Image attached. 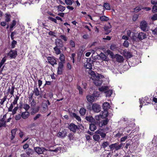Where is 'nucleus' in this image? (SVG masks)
Returning a JSON list of instances; mask_svg holds the SVG:
<instances>
[{
    "label": "nucleus",
    "instance_id": "1",
    "mask_svg": "<svg viewBox=\"0 0 157 157\" xmlns=\"http://www.w3.org/2000/svg\"><path fill=\"white\" fill-rule=\"evenodd\" d=\"M151 99L147 96H146L144 98H142L139 99V102L140 104V107L141 108L144 104L145 105H148L151 102Z\"/></svg>",
    "mask_w": 157,
    "mask_h": 157
},
{
    "label": "nucleus",
    "instance_id": "2",
    "mask_svg": "<svg viewBox=\"0 0 157 157\" xmlns=\"http://www.w3.org/2000/svg\"><path fill=\"white\" fill-rule=\"evenodd\" d=\"M123 145L122 144H121L119 145L118 143L112 144L109 145V147L111 150H113L114 149L116 151L123 148Z\"/></svg>",
    "mask_w": 157,
    "mask_h": 157
},
{
    "label": "nucleus",
    "instance_id": "3",
    "mask_svg": "<svg viewBox=\"0 0 157 157\" xmlns=\"http://www.w3.org/2000/svg\"><path fill=\"white\" fill-rule=\"evenodd\" d=\"M109 121V120L108 118H105V119L101 120V121L99 120H98L97 121V123L100 127H101L107 125Z\"/></svg>",
    "mask_w": 157,
    "mask_h": 157
},
{
    "label": "nucleus",
    "instance_id": "4",
    "mask_svg": "<svg viewBox=\"0 0 157 157\" xmlns=\"http://www.w3.org/2000/svg\"><path fill=\"white\" fill-rule=\"evenodd\" d=\"M8 55L11 59H15L17 55V49L15 50H11L8 53Z\"/></svg>",
    "mask_w": 157,
    "mask_h": 157
},
{
    "label": "nucleus",
    "instance_id": "5",
    "mask_svg": "<svg viewBox=\"0 0 157 157\" xmlns=\"http://www.w3.org/2000/svg\"><path fill=\"white\" fill-rule=\"evenodd\" d=\"M48 62L52 66H54V64H57V61L56 58L54 56H48L47 58Z\"/></svg>",
    "mask_w": 157,
    "mask_h": 157
},
{
    "label": "nucleus",
    "instance_id": "6",
    "mask_svg": "<svg viewBox=\"0 0 157 157\" xmlns=\"http://www.w3.org/2000/svg\"><path fill=\"white\" fill-rule=\"evenodd\" d=\"M68 128L71 131L75 133L76 132V130L78 128V126L74 123H72L69 125Z\"/></svg>",
    "mask_w": 157,
    "mask_h": 157
},
{
    "label": "nucleus",
    "instance_id": "7",
    "mask_svg": "<svg viewBox=\"0 0 157 157\" xmlns=\"http://www.w3.org/2000/svg\"><path fill=\"white\" fill-rule=\"evenodd\" d=\"M140 28L141 30L144 31H146L147 29V24L145 21H142L140 23Z\"/></svg>",
    "mask_w": 157,
    "mask_h": 157
},
{
    "label": "nucleus",
    "instance_id": "8",
    "mask_svg": "<svg viewBox=\"0 0 157 157\" xmlns=\"http://www.w3.org/2000/svg\"><path fill=\"white\" fill-rule=\"evenodd\" d=\"M101 107L100 106L96 103L94 104L92 106V109L95 112L98 113L100 111Z\"/></svg>",
    "mask_w": 157,
    "mask_h": 157
},
{
    "label": "nucleus",
    "instance_id": "9",
    "mask_svg": "<svg viewBox=\"0 0 157 157\" xmlns=\"http://www.w3.org/2000/svg\"><path fill=\"white\" fill-rule=\"evenodd\" d=\"M98 77V78H95L92 80L94 81V82L97 86H100L102 83V81L100 78L99 75L97 76Z\"/></svg>",
    "mask_w": 157,
    "mask_h": 157
},
{
    "label": "nucleus",
    "instance_id": "10",
    "mask_svg": "<svg viewBox=\"0 0 157 157\" xmlns=\"http://www.w3.org/2000/svg\"><path fill=\"white\" fill-rule=\"evenodd\" d=\"M34 149L35 151L38 154H44L45 151H47L45 148L39 147H35Z\"/></svg>",
    "mask_w": 157,
    "mask_h": 157
},
{
    "label": "nucleus",
    "instance_id": "11",
    "mask_svg": "<svg viewBox=\"0 0 157 157\" xmlns=\"http://www.w3.org/2000/svg\"><path fill=\"white\" fill-rule=\"evenodd\" d=\"M67 132L65 129L62 130L61 132H59L58 136L59 137L63 138L67 136Z\"/></svg>",
    "mask_w": 157,
    "mask_h": 157
},
{
    "label": "nucleus",
    "instance_id": "12",
    "mask_svg": "<svg viewBox=\"0 0 157 157\" xmlns=\"http://www.w3.org/2000/svg\"><path fill=\"white\" fill-rule=\"evenodd\" d=\"M88 73L90 75V78L92 80L95 78H98V77H97V76H98L99 74H96L94 71L91 70V69L89 70Z\"/></svg>",
    "mask_w": 157,
    "mask_h": 157
},
{
    "label": "nucleus",
    "instance_id": "13",
    "mask_svg": "<svg viewBox=\"0 0 157 157\" xmlns=\"http://www.w3.org/2000/svg\"><path fill=\"white\" fill-rule=\"evenodd\" d=\"M56 45V47L59 48H62L63 46V41L60 39H58L55 42Z\"/></svg>",
    "mask_w": 157,
    "mask_h": 157
},
{
    "label": "nucleus",
    "instance_id": "14",
    "mask_svg": "<svg viewBox=\"0 0 157 157\" xmlns=\"http://www.w3.org/2000/svg\"><path fill=\"white\" fill-rule=\"evenodd\" d=\"M137 38L140 40H141L147 38L146 34L144 32H141L139 33L138 34Z\"/></svg>",
    "mask_w": 157,
    "mask_h": 157
},
{
    "label": "nucleus",
    "instance_id": "15",
    "mask_svg": "<svg viewBox=\"0 0 157 157\" xmlns=\"http://www.w3.org/2000/svg\"><path fill=\"white\" fill-rule=\"evenodd\" d=\"M93 60H91L90 59H89L87 60L86 64L85 65V68L86 69L91 70L92 69V64L93 63Z\"/></svg>",
    "mask_w": 157,
    "mask_h": 157
},
{
    "label": "nucleus",
    "instance_id": "16",
    "mask_svg": "<svg viewBox=\"0 0 157 157\" xmlns=\"http://www.w3.org/2000/svg\"><path fill=\"white\" fill-rule=\"evenodd\" d=\"M71 117L72 118H75V119L78 121V122L81 121V118L80 116H78L77 114L75 113H72L71 112L70 113Z\"/></svg>",
    "mask_w": 157,
    "mask_h": 157
},
{
    "label": "nucleus",
    "instance_id": "17",
    "mask_svg": "<svg viewBox=\"0 0 157 157\" xmlns=\"http://www.w3.org/2000/svg\"><path fill=\"white\" fill-rule=\"evenodd\" d=\"M98 125L96 122H93L90 124L89 129L91 131H94L97 129L96 125Z\"/></svg>",
    "mask_w": 157,
    "mask_h": 157
},
{
    "label": "nucleus",
    "instance_id": "18",
    "mask_svg": "<svg viewBox=\"0 0 157 157\" xmlns=\"http://www.w3.org/2000/svg\"><path fill=\"white\" fill-rule=\"evenodd\" d=\"M101 59L103 61H108L109 60V58L107 56H106L103 53L101 52L99 55Z\"/></svg>",
    "mask_w": 157,
    "mask_h": 157
},
{
    "label": "nucleus",
    "instance_id": "19",
    "mask_svg": "<svg viewBox=\"0 0 157 157\" xmlns=\"http://www.w3.org/2000/svg\"><path fill=\"white\" fill-rule=\"evenodd\" d=\"M115 58H116L117 61L119 63H122L124 61L123 57L119 54H116Z\"/></svg>",
    "mask_w": 157,
    "mask_h": 157
},
{
    "label": "nucleus",
    "instance_id": "20",
    "mask_svg": "<svg viewBox=\"0 0 157 157\" xmlns=\"http://www.w3.org/2000/svg\"><path fill=\"white\" fill-rule=\"evenodd\" d=\"M102 107L104 110L108 111L110 106L109 103L105 102L103 104Z\"/></svg>",
    "mask_w": 157,
    "mask_h": 157
},
{
    "label": "nucleus",
    "instance_id": "21",
    "mask_svg": "<svg viewBox=\"0 0 157 157\" xmlns=\"http://www.w3.org/2000/svg\"><path fill=\"white\" fill-rule=\"evenodd\" d=\"M21 117L23 119H27L30 115V113L29 112L25 111L21 113Z\"/></svg>",
    "mask_w": 157,
    "mask_h": 157
},
{
    "label": "nucleus",
    "instance_id": "22",
    "mask_svg": "<svg viewBox=\"0 0 157 157\" xmlns=\"http://www.w3.org/2000/svg\"><path fill=\"white\" fill-rule=\"evenodd\" d=\"M86 99L90 103H92L94 101L95 99L93 96L92 94L91 95H88L86 96Z\"/></svg>",
    "mask_w": 157,
    "mask_h": 157
},
{
    "label": "nucleus",
    "instance_id": "23",
    "mask_svg": "<svg viewBox=\"0 0 157 157\" xmlns=\"http://www.w3.org/2000/svg\"><path fill=\"white\" fill-rule=\"evenodd\" d=\"M17 131V128L13 129L11 130V136L10 138L11 140H13L15 138L16 136V132Z\"/></svg>",
    "mask_w": 157,
    "mask_h": 157
},
{
    "label": "nucleus",
    "instance_id": "24",
    "mask_svg": "<svg viewBox=\"0 0 157 157\" xmlns=\"http://www.w3.org/2000/svg\"><path fill=\"white\" fill-rule=\"evenodd\" d=\"M86 109L84 107H82L79 110V113L81 117L84 116L86 114Z\"/></svg>",
    "mask_w": 157,
    "mask_h": 157
},
{
    "label": "nucleus",
    "instance_id": "25",
    "mask_svg": "<svg viewBox=\"0 0 157 157\" xmlns=\"http://www.w3.org/2000/svg\"><path fill=\"white\" fill-rule=\"evenodd\" d=\"M16 25V21L15 20H13L10 24V31H11L13 30V28Z\"/></svg>",
    "mask_w": 157,
    "mask_h": 157
},
{
    "label": "nucleus",
    "instance_id": "26",
    "mask_svg": "<svg viewBox=\"0 0 157 157\" xmlns=\"http://www.w3.org/2000/svg\"><path fill=\"white\" fill-rule=\"evenodd\" d=\"M85 119L87 121L91 123L94 122V121H95V120L92 116H86L85 118Z\"/></svg>",
    "mask_w": 157,
    "mask_h": 157
},
{
    "label": "nucleus",
    "instance_id": "27",
    "mask_svg": "<svg viewBox=\"0 0 157 157\" xmlns=\"http://www.w3.org/2000/svg\"><path fill=\"white\" fill-rule=\"evenodd\" d=\"M33 92L35 94V95L36 96H38L40 95V97L41 98L42 97V96L41 94H40V92L37 87H36V88H35L34 91H33Z\"/></svg>",
    "mask_w": 157,
    "mask_h": 157
},
{
    "label": "nucleus",
    "instance_id": "28",
    "mask_svg": "<svg viewBox=\"0 0 157 157\" xmlns=\"http://www.w3.org/2000/svg\"><path fill=\"white\" fill-rule=\"evenodd\" d=\"M5 21L7 22H9L10 21L11 15L7 13L5 14Z\"/></svg>",
    "mask_w": 157,
    "mask_h": 157
},
{
    "label": "nucleus",
    "instance_id": "29",
    "mask_svg": "<svg viewBox=\"0 0 157 157\" xmlns=\"http://www.w3.org/2000/svg\"><path fill=\"white\" fill-rule=\"evenodd\" d=\"M57 10L58 11L62 12L65 9V7L61 5H59L57 6Z\"/></svg>",
    "mask_w": 157,
    "mask_h": 157
},
{
    "label": "nucleus",
    "instance_id": "30",
    "mask_svg": "<svg viewBox=\"0 0 157 157\" xmlns=\"http://www.w3.org/2000/svg\"><path fill=\"white\" fill-rule=\"evenodd\" d=\"M40 107L39 106L33 109L31 113V114L32 115H34L35 113H38Z\"/></svg>",
    "mask_w": 157,
    "mask_h": 157
},
{
    "label": "nucleus",
    "instance_id": "31",
    "mask_svg": "<svg viewBox=\"0 0 157 157\" xmlns=\"http://www.w3.org/2000/svg\"><path fill=\"white\" fill-rule=\"evenodd\" d=\"M83 50L82 49L80 50L79 51L78 53V55H77V56H78V59H78V61H80V60L81 59V57H82V55L83 53Z\"/></svg>",
    "mask_w": 157,
    "mask_h": 157
},
{
    "label": "nucleus",
    "instance_id": "32",
    "mask_svg": "<svg viewBox=\"0 0 157 157\" xmlns=\"http://www.w3.org/2000/svg\"><path fill=\"white\" fill-rule=\"evenodd\" d=\"M108 86H102L99 89V90L100 91L104 92L105 93L108 90Z\"/></svg>",
    "mask_w": 157,
    "mask_h": 157
},
{
    "label": "nucleus",
    "instance_id": "33",
    "mask_svg": "<svg viewBox=\"0 0 157 157\" xmlns=\"http://www.w3.org/2000/svg\"><path fill=\"white\" fill-rule=\"evenodd\" d=\"M61 48H59L58 47H55L54 48V50L55 52V53L57 55H59V54H60L61 52L60 50V49Z\"/></svg>",
    "mask_w": 157,
    "mask_h": 157
},
{
    "label": "nucleus",
    "instance_id": "34",
    "mask_svg": "<svg viewBox=\"0 0 157 157\" xmlns=\"http://www.w3.org/2000/svg\"><path fill=\"white\" fill-rule=\"evenodd\" d=\"M100 19L102 21H106L109 20V17L105 16H102L100 17Z\"/></svg>",
    "mask_w": 157,
    "mask_h": 157
},
{
    "label": "nucleus",
    "instance_id": "35",
    "mask_svg": "<svg viewBox=\"0 0 157 157\" xmlns=\"http://www.w3.org/2000/svg\"><path fill=\"white\" fill-rule=\"evenodd\" d=\"M68 137L71 141L73 140L75 138V135L73 133H70L68 135Z\"/></svg>",
    "mask_w": 157,
    "mask_h": 157
},
{
    "label": "nucleus",
    "instance_id": "36",
    "mask_svg": "<svg viewBox=\"0 0 157 157\" xmlns=\"http://www.w3.org/2000/svg\"><path fill=\"white\" fill-rule=\"evenodd\" d=\"M104 29L105 30V34H108L111 32V30L110 29V28L108 26L105 27L104 28Z\"/></svg>",
    "mask_w": 157,
    "mask_h": 157
},
{
    "label": "nucleus",
    "instance_id": "37",
    "mask_svg": "<svg viewBox=\"0 0 157 157\" xmlns=\"http://www.w3.org/2000/svg\"><path fill=\"white\" fill-rule=\"evenodd\" d=\"M108 111L104 110L101 114V117L102 118H106L108 115Z\"/></svg>",
    "mask_w": 157,
    "mask_h": 157
},
{
    "label": "nucleus",
    "instance_id": "38",
    "mask_svg": "<svg viewBox=\"0 0 157 157\" xmlns=\"http://www.w3.org/2000/svg\"><path fill=\"white\" fill-rule=\"evenodd\" d=\"M33 152V150L30 148H29L26 151V153L28 156H30V155H32Z\"/></svg>",
    "mask_w": 157,
    "mask_h": 157
},
{
    "label": "nucleus",
    "instance_id": "39",
    "mask_svg": "<svg viewBox=\"0 0 157 157\" xmlns=\"http://www.w3.org/2000/svg\"><path fill=\"white\" fill-rule=\"evenodd\" d=\"M124 55L127 58H130L132 56V54L131 52L129 51L125 52L124 51Z\"/></svg>",
    "mask_w": 157,
    "mask_h": 157
},
{
    "label": "nucleus",
    "instance_id": "40",
    "mask_svg": "<svg viewBox=\"0 0 157 157\" xmlns=\"http://www.w3.org/2000/svg\"><path fill=\"white\" fill-rule=\"evenodd\" d=\"M65 56L62 53H61L60 55V57H59V59L60 60V62H62L63 63L65 62Z\"/></svg>",
    "mask_w": 157,
    "mask_h": 157
},
{
    "label": "nucleus",
    "instance_id": "41",
    "mask_svg": "<svg viewBox=\"0 0 157 157\" xmlns=\"http://www.w3.org/2000/svg\"><path fill=\"white\" fill-rule=\"evenodd\" d=\"M103 6L106 10H109L110 9L109 4L107 2L104 3Z\"/></svg>",
    "mask_w": 157,
    "mask_h": 157
},
{
    "label": "nucleus",
    "instance_id": "42",
    "mask_svg": "<svg viewBox=\"0 0 157 157\" xmlns=\"http://www.w3.org/2000/svg\"><path fill=\"white\" fill-rule=\"evenodd\" d=\"M105 93L106 96V97H110L113 94V90H108Z\"/></svg>",
    "mask_w": 157,
    "mask_h": 157
},
{
    "label": "nucleus",
    "instance_id": "43",
    "mask_svg": "<svg viewBox=\"0 0 157 157\" xmlns=\"http://www.w3.org/2000/svg\"><path fill=\"white\" fill-rule=\"evenodd\" d=\"M97 132L99 134V136H100L102 138H105L106 136V134L105 133L100 131H98Z\"/></svg>",
    "mask_w": 157,
    "mask_h": 157
},
{
    "label": "nucleus",
    "instance_id": "44",
    "mask_svg": "<svg viewBox=\"0 0 157 157\" xmlns=\"http://www.w3.org/2000/svg\"><path fill=\"white\" fill-rule=\"evenodd\" d=\"M94 140L97 141H98L100 139V136L99 135L95 134L93 136Z\"/></svg>",
    "mask_w": 157,
    "mask_h": 157
},
{
    "label": "nucleus",
    "instance_id": "45",
    "mask_svg": "<svg viewBox=\"0 0 157 157\" xmlns=\"http://www.w3.org/2000/svg\"><path fill=\"white\" fill-rule=\"evenodd\" d=\"M21 118V114L20 113H18V114L15 115L14 117V118L16 121L19 120Z\"/></svg>",
    "mask_w": 157,
    "mask_h": 157
},
{
    "label": "nucleus",
    "instance_id": "46",
    "mask_svg": "<svg viewBox=\"0 0 157 157\" xmlns=\"http://www.w3.org/2000/svg\"><path fill=\"white\" fill-rule=\"evenodd\" d=\"M92 95H93V96H94V98L95 99H97V98L99 97L100 94L98 92L95 91L94 92Z\"/></svg>",
    "mask_w": 157,
    "mask_h": 157
},
{
    "label": "nucleus",
    "instance_id": "47",
    "mask_svg": "<svg viewBox=\"0 0 157 157\" xmlns=\"http://www.w3.org/2000/svg\"><path fill=\"white\" fill-rule=\"evenodd\" d=\"M109 145V142L108 141H106L103 142L101 144V146L102 147L105 149L106 147L108 146Z\"/></svg>",
    "mask_w": 157,
    "mask_h": 157
},
{
    "label": "nucleus",
    "instance_id": "48",
    "mask_svg": "<svg viewBox=\"0 0 157 157\" xmlns=\"http://www.w3.org/2000/svg\"><path fill=\"white\" fill-rule=\"evenodd\" d=\"M17 44V41L14 40H13L11 42V48H14L15 47L16 45Z\"/></svg>",
    "mask_w": 157,
    "mask_h": 157
},
{
    "label": "nucleus",
    "instance_id": "49",
    "mask_svg": "<svg viewBox=\"0 0 157 157\" xmlns=\"http://www.w3.org/2000/svg\"><path fill=\"white\" fill-rule=\"evenodd\" d=\"M18 109V106L16 107H15L12 110V111H11L12 112V115H14L15 114H16Z\"/></svg>",
    "mask_w": 157,
    "mask_h": 157
},
{
    "label": "nucleus",
    "instance_id": "50",
    "mask_svg": "<svg viewBox=\"0 0 157 157\" xmlns=\"http://www.w3.org/2000/svg\"><path fill=\"white\" fill-rule=\"evenodd\" d=\"M77 89L79 91V94L82 95L83 94V90L80 86L77 85Z\"/></svg>",
    "mask_w": 157,
    "mask_h": 157
},
{
    "label": "nucleus",
    "instance_id": "51",
    "mask_svg": "<svg viewBox=\"0 0 157 157\" xmlns=\"http://www.w3.org/2000/svg\"><path fill=\"white\" fill-rule=\"evenodd\" d=\"M110 48L112 50L114 51L117 49V47L115 44H112L110 46Z\"/></svg>",
    "mask_w": 157,
    "mask_h": 157
},
{
    "label": "nucleus",
    "instance_id": "52",
    "mask_svg": "<svg viewBox=\"0 0 157 157\" xmlns=\"http://www.w3.org/2000/svg\"><path fill=\"white\" fill-rule=\"evenodd\" d=\"M129 45V43L127 40H124L123 44V45L125 47L128 48Z\"/></svg>",
    "mask_w": 157,
    "mask_h": 157
},
{
    "label": "nucleus",
    "instance_id": "53",
    "mask_svg": "<svg viewBox=\"0 0 157 157\" xmlns=\"http://www.w3.org/2000/svg\"><path fill=\"white\" fill-rule=\"evenodd\" d=\"M65 63L59 62L58 63V67L60 69H63L64 66L63 63Z\"/></svg>",
    "mask_w": 157,
    "mask_h": 157
},
{
    "label": "nucleus",
    "instance_id": "54",
    "mask_svg": "<svg viewBox=\"0 0 157 157\" xmlns=\"http://www.w3.org/2000/svg\"><path fill=\"white\" fill-rule=\"evenodd\" d=\"M152 12L153 13H155L157 12V6L154 5L152 8Z\"/></svg>",
    "mask_w": 157,
    "mask_h": 157
},
{
    "label": "nucleus",
    "instance_id": "55",
    "mask_svg": "<svg viewBox=\"0 0 157 157\" xmlns=\"http://www.w3.org/2000/svg\"><path fill=\"white\" fill-rule=\"evenodd\" d=\"M65 2L67 5H71L73 3L71 0H65Z\"/></svg>",
    "mask_w": 157,
    "mask_h": 157
},
{
    "label": "nucleus",
    "instance_id": "56",
    "mask_svg": "<svg viewBox=\"0 0 157 157\" xmlns=\"http://www.w3.org/2000/svg\"><path fill=\"white\" fill-rule=\"evenodd\" d=\"M142 8H140L139 6H137L134 8V11L135 12H137L142 10Z\"/></svg>",
    "mask_w": 157,
    "mask_h": 157
},
{
    "label": "nucleus",
    "instance_id": "57",
    "mask_svg": "<svg viewBox=\"0 0 157 157\" xmlns=\"http://www.w3.org/2000/svg\"><path fill=\"white\" fill-rule=\"evenodd\" d=\"M48 19L53 22H54L55 23H57V20L56 19L53 18L52 17H48Z\"/></svg>",
    "mask_w": 157,
    "mask_h": 157
},
{
    "label": "nucleus",
    "instance_id": "58",
    "mask_svg": "<svg viewBox=\"0 0 157 157\" xmlns=\"http://www.w3.org/2000/svg\"><path fill=\"white\" fill-rule=\"evenodd\" d=\"M29 108L30 106L29 105L27 104L24 105L23 108L25 109L26 111H27Z\"/></svg>",
    "mask_w": 157,
    "mask_h": 157
},
{
    "label": "nucleus",
    "instance_id": "59",
    "mask_svg": "<svg viewBox=\"0 0 157 157\" xmlns=\"http://www.w3.org/2000/svg\"><path fill=\"white\" fill-rule=\"evenodd\" d=\"M63 69H60L58 67L57 73L59 75H61L63 73Z\"/></svg>",
    "mask_w": 157,
    "mask_h": 157
},
{
    "label": "nucleus",
    "instance_id": "60",
    "mask_svg": "<svg viewBox=\"0 0 157 157\" xmlns=\"http://www.w3.org/2000/svg\"><path fill=\"white\" fill-rule=\"evenodd\" d=\"M60 37L62 40H63L65 41H66L67 40V38L64 35H61Z\"/></svg>",
    "mask_w": 157,
    "mask_h": 157
},
{
    "label": "nucleus",
    "instance_id": "61",
    "mask_svg": "<svg viewBox=\"0 0 157 157\" xmlns=\"http://www.w3.org/2000/svg\"><path fill=\"white\" fill-rule=\"evenodd\" d=\"M70 44L72 48H74L75 47V44L74 41L72 40H71L70 41Z\"/></svg>",
    "mask_w": 157,
    "mask_h": 157
},
{
    "label": "nucleus",
    "instance_id": "62",
    "mask_svg": "<svg viewBox=\"0 0 157 157\" xmlns=\"http://www.w3.org/2000/svg\"><path fill=\"white\" fill-rule=\"evenodd\" d=\"M6 125V122H0V128L2 127H5Z\"/></svg>",
    "mask_w": 157,
    "mask_h": 157
},
{
    "label": "nucleus",
    "instance_id": "63",
    "mask_svg": "<svg viewBox=\"0 0 157 157\" xmlns=\"http://www.w3.org/2000/svg\"><path fill=\"white\" fill-rule=\"evenodd\" d=\"M151 30L153 34L155 36L157 35V27L154 29Z\"/></svg>",
    "mask_w": 157,
    "mask_h": 157
},
{
    "label": "nucleus",
    "instance_id": "64",
    "mask_svg": "<svg viewBox=\"0 0 157 157\" xmlns=\"http://www.w3.org/2000/svg\"><path fill=\"white\" fill-rule=\"evenodd\" d=\"M151 19L152 21L157 20V14H155L151 17Z\"/></svg>",
    "mask_w": 157,
    "mask_h": 157
}]
</instances>
